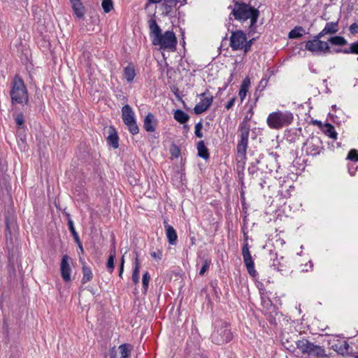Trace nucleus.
<instances>
[{
    "label": "nucleus",
    "instance_id": "f257e3e1",
    "mask_svg": "<svg viewBox=\"0 0 358 358\" xmlns=\"http://www.w3.org/2000/svg\"><path fill=\"white\" fill-rule=\"evenodd\" d=\"M148 24L152 44L159 45L161 50L174 52L177 45L176 34L171 31H166L162 34V30L155 19H150Z\"/></svg>",
    "mask_w": 358,
    "mask_h": 358
},
{
    "label": "nucleus",
    "instance_id": "f03ea898",
    "mask_svg": "<svg viewBox=\"0 0 358 358\" xmlns=\"http://www.w3.org/2000/svg\"><path fill=\"white\" fill-rule=\"evenodd\" d=\"M231 14L235 20L241 22H244L249 20V29L251 31H253V27L257 23L259 17L258 10L245 3L236 2Z\"/></svg>",
    "mask_w": 358,
    "mask_h": 358
},
{
    "label": "nucleus",
    "instance_id": "7ed1b4c3",
    "mask_svg": "<svg viewBox=\"0 0 358 358\" xmlns=\"http://www.w3.org/2000/svg\"><path fill=\"white\" fill-rule=\"evenodd\" d=\"M293 121V115L289 111H276L270 113L266 120L267 124L271 129H279L286 127Z\"/></svg>",
    "mask_w": 358,
    "mask_h": 358
},
{
    "label": "nucleus",
    "instance_id": "20e7f679",
    "mask_svg": "<svg viewBox=\"0 0 358 358\" xmlns=\"http://www.w3.org/2000/svg\"><path fill=\"white\" fill-rule=\"evenodd\" d=\"M10 96L13 103H23L28 101L27 88L24 81L18 76H15L13 79Z\"/></svg>",
    "mask_w": 358,
    "mask_h": 358
},
{
    "label": "nucleus",
    "instance_id": "39448f33",
    "mask_svg": "<svg viewBox=\"0 0 358 358\" xmlns=\"http://www.w3.org/2000/svg\"><path fill=\"white\" fill-rule=\"evenodd\" d=\"M122 118L124 123L127 126L129 131L133 135L139 131L136 124L135 114L129 105H124L122 108Z\"/></svg>",
    "mask_w": 358,
    "mask_h": 358
},
{
    "label": "nucleus",
    "instance_id": "423d86ee",
    "mask_svg": "<svg viewBox=\"0 0 358 358\" xmlns=\"http://www.w3.org/2000/svg\"><path fill=\"white\" fill-rule=\"evenodd\" d=\"M232 338V334L230 328L225 325L221 327L217 332L212 335L213 342L217 345L229 342Z\"/></svg>",
    "mask_w": 358,
    "mask_h": 358
},
{
    "label": "nucleus",
    "instance_id": "0eeeda50",
    "mask_svg": "<svg viewBox=\"0 0 358 358\" xmlns=\"http://www.w3.org/2000/svg\"><path fill=\"white\" fill-rule=\"evenodd\" d=\"M246 35L241 30L233 31L230 37V46L234 50H243Z\"/></svg>",
    "mask_w": 358,
    "mask_h": 358
},
{
    "label": "nucleus",
    "instance_id": "6e6552de",
    "mask_svg": "<svg viewBox=\"0 0 358 358\" xmlns=\"http://www.w3.org/2000/svg\"><path fill=\"white\" fill-rule=\"evenodd\" d=\"M202 99L194 108V112L197 114H201L208 109L213 101V96L208 91L199 95Z\"/></svg>",
    "mask_w": 358,
    "mask_h": 358
},
{
    "label": "nucleus",
    "instance_id": "1a4fd4ad",
    "mask_svg": "<svg viewBox=\"0 0 358 358\" xmlns=\"http://www.w3.org/2000/svg\"><path fill=\"white\" fill-rule=\"evenodd\" d=\"M60 270L63 280L65 282H69L71 280V268L69 264V257L66 255L62 257Z\"/></svg>",
    "mask_w": 358,
    "mask_h": 358
},
{
    "label": "nucleus",
    "instance_id": "9d476101",
    "mask_svg": "<svg viewBox=\"0 0 358 358\" xmlns=\"http://www.w3.org/2000/svg\"><path fill=\"white\" fill-rule=\"evenodd\" d=\"M250 130V127L248 123V121L245 119L243 120V121L239 124V127H238V131L240 133V134H239L240 141H243V142L248 143Z\"/></svg>",
    "mask_w": 358,
    "mask_h": 358
},
{
    "label": "nucleus",
    "instance_id": "9b49d317",
    "mask_svg": "<svg viewBox=\"0 0 358 358\" xmlns=\"http://www.w3.org/2000/svg\"><path fill=\"white\" fill-rule=\"evenodd\" d=\"M315 124H317L320 127L322 131L327 135V136L330 137L333 139H336L337 138V133L335 131L334 127L329 124L326 123L324 124H322L321 122L315 120Z\"/></svg>",
    "mask_w": 358,
    "mask_h": 358
},
{
    "label": "nucleus",
    "instance_id": "f8f14e48",
    "mask_svg": "<svg viewBox=\"0 0 358 358\" xmlns=\"http://www.w3.org/2000/svg\"><path fill=\"white\" fill-rule=\"evenodd\" d=\"M319 38L315 36V53L325 55L330 52V48L327 42L318 40Z\"/></svg>",
    "mask_w": 358,
    "mask_h": 358
},
{
    "label": "nucleus",
    "instance_id": "ddd939ff",
    "mask_svg": "<svg viewBox=\"0 0 358 358\" xmlns=\"http://www.w3.org/2000/svg\"><path fill=\"white\" fill-rule=\"evenodd\" d=\"M349 347L348 342L343 339H337L336 342L332 344L333 349L341 355L348 354Z\"/></svg>",
    "mask_w": 358,
    "mask_h": 358
},
{
    "label": "nucleus",
    "instance_id": "4468645a",
    "mask_svg": "<svg viewBox=\"0 0 358 358\" xmlns=\"http://www.w3.org/2000/svg\"><path fill=\"white\" fill-rule=\"evenodd\" d=\"M156 125L157 120L155 116L152 113H148L144 120V129L148 132H153L155 131Z\"/></svg>",
    "mask_w": 358,
    "mask_h": 358
},
{
    "label": "nucleus",
    "instance_id": "2eb2a0df",
    "mask_svg": "<svg viewBox=\"0 0 358 358\" xmlns=\"http://www.w3.org/2000/svg\"><path fill=\"white\" fill-rule=\"evenodd\" d=\"M80 262H81L83 266H82V271H83V278H82V282L83 284L86 283L87 282L91 280L93 277L92 272L91 271V268L87 266L83 259V258L80 256L79 257Z\"/></svg>",
    "mask_w": 358,
    "mask_h": 358
},
{
    "label": "nucleus",
    "instance_id": "dca6fc26",
    "mask_svg": "<svg viewBox=\"0 0 358 358\" xmlns=\"http://www.w3.org/2000/svg\"><path fill=\"white\" fill-rule=\"evenodd\" d=\"M338 29V22H327L323 30L317 35V38H321L327 34L336 33Z\"/></svg>",
    "mask_w": 358,
    "mask_h": 358
},
{
    "label": "nucleus",
    "instance_id": "f3484780",
    "mask_svg": "<svg viewBox=\"0 0 358 358\" xmlns=\"http://www.w3.org/2000/svg\"><path fill=\"white\" fill-rule=\"evenodd\" d=\"M71 1L73 10L76 16L79 18L83 17L85 15V10L80 0H71Z\"/></svg>",
    "mask_w": 358,
    "mask_h": 358
},
{
    "label": "nucleus",
    "instance_id": "a211bd4d",
    "mask_svg": "<svg viewBox=\"0 0 358 358\" xmlns=\"http://www.w3.org/2000/svg\"><path fill=\"white\" fill-rule=\"evenodd\" d=\"M297 348L303 353L310 355L313 350V344L307 340H301L297 342Z\"/></svg>",
    "mask_w": 358,
    "mask_h": 358
},
{
    "label": "nucleus",
    "instance_id": "6ab92c4d",
    "mask_svg": "<svg viewBox=\"0 0 358 358\" xmlns=\"http://www.w3.org/2000/svg\"><path fill=\"white\" fill-rule=\"evenodd\" d=\"M140 267H141V264H140V262L138 259V255L137 254H136V258H135V262H134V268L133 273L131 275V280L135 285H136L139 282Z\"/></svg>",
    "mask_w": 358,
    "mask_h": 358
},
{
    "label": "nucleus",
    "instance_id": "aec40b11",
    "mask_svg": "<svg viewBox=\"0 0 358 358\" xmlns=\"http://www.w3.org/2000/svg\"><path fill=\"white\" fill-rule=\"evenodd\" d=\"M243 261L250 275L255 277L257 274V271L255 269V264L251 255L243 257Z\"/></svg>",
    "mask_w": 358,
    "mask_h": 358
},
{
    "label": "nucleus",
    "instance_id": "412c9836",
    "mask_svg": "<svg viewBox=\"0 0 358 358\" xmlns=\"http://www.w3.org/2000/svg\"><path fill=\"white\" fill-rule=\"evenodd\" d=\"M108 143L113 148H118V136L113 128L109 129V135L108 136Z\"/></svg>",
    "mask_w": 358,
    "mask_h": 358
},
{
    "label": "nucleus",
    "instance_id": "4be33fe9",
    "mask_svg": "<svg viewBox=\"0 0 358 358\" xmlns=\"http://www.w3.org/2000/svg\"><path fill=\"white\" fill-rule=\"evenodd\" d=\"M173 117L176 121L180 122V124H184L187 122L189 119V115L186 113L179 109L176 110L174 112Z\"/></svg>",
    "mask_w": 358,
    "mask_h": 358
},
{
    "label": "nucleus",
    "instance_id": "5701e85b",
    "mask_svg": "<svg viewBox=\"0 0 358 358\" xmlns=\"http://www.w3.org/2000/svg\"><path fill=\"white\" fill-rule=\"evenodd\" d=\"M250 85V80L248 78H245L243 81V83L241 85V88H240L239 93H238V95L240 96L241 101H243L245 99V98L246 97L247 92L248 91Z\"/></svg>",
    "mask_w": 358,
    "mask_h": 358
},
{
    "label": "nucleus",
    "instance_id": "b1692460",
    "mask_svg": "<svg viewBox=\"0 0 358 358\" xmlns=\"http://www.w3.org/2000/svg\"><path fill=\"white\" fill-rule=\"evenodd\" d=\"M166 235L169 243L171 245H175L177 241L178 236L173 227H166Z\"/></svg>",
    "mask_w": 358,
    "mask_h": 358
},
{
    "label": "nucleus",
    "instance_id": "393cba45",
    "mask_svg": "<svg viewBox=\"0 0 358 358\" xmlns=\"http://www.w3.org/2000/svg\"><path fill=\"white\" fill-rule=\"evenodd\" d=\"M136 76L134 66L129 65L124 69V76L128 83H131Z\"/></svg>",
    "mask_w": 358,
    "mask_h": 358
},
{
    "label": "nucleus",
    "instance_id": "a878e982",
    "mask_svg": "<svg viewBox=\"0 0 358 358\" xmlns=\"http://www.w3.org/2000/svg\"><path fill=\"white\" fill-rule=\"evenodd\" d=\"M198 155L203 159H208L209 154L207 148L203 141H199L197 144Z\"/></svg>",
    "mask_w": 358,
    "mask_h": 358
},
{
    "label": "nucleus",
    "instance_id": "bb28decb",
    "mask_svg": "<svg viewBox=\"0 0 358 358\" xmlns=\"http://www.w3.org/2000/svg\"><path fill=\"white\" fill-rule=\"evenodd\" d=\"M328 41L330 42L332 45L339 46L345 45L348 43L347 40L344 37L341 36H335L330 37L328 39Z\"/></svg>",
    "mask_w": 358,
    "mask_h": 358
},
{
    "label": "nucleus",
    "instance_id": "cd10ccee",
    "mask_svg": "<svg viewBox=\"0 0 358 358\" xmlns=\"http://www.w3.org/2000/svg\"><path fill=\"white\" fill-rule=\"evenodd\" d=\"M248 142L238 141L237 145V153L238 156L241 158L245 157L246 150L248 148Z\"/></svg>",
    "mask_w": 358,
    "mask_h": 358
},
{
    "label": "nucleus",
    "instance_id": "c85d7f7f",
    "mask_svg": "<svg viewBox=\"0 0 358 358\" xmlns=\"http://www.w3.org/2000/svg\"><path fill=\"white\" fill-rule=\"evenodd\" d=\"M121 358H129L131 347L128 344H122L119 346Z\"/></svg>",
    "mask_w": 358,
    "mask_h": 358
},
{
    "label": "nucleus",
    "instance_id": "c756f323",
    "mask_svg": "<svg viewBox=\"0 0 358 358\" xmlns=\"http://www.w3.org/2000/svg\"><path fill=\"white\" fill-rule=\"evenodd\" d=\"M115 258V248H113V249H112L110 250V256H109L108 262H107V268L110 273H112L113 271V269L115 267V266H114Z\"/></svg>",
    "mask_w": 358,
    "mask_h": 358
},
{
    "label": "nucleus",
    "instance_id": "7c9ffc66",
    "mask_svg": "<svg viewBox=\"0 0 358 358\" xmlns=\"http://www.w3.org/2000/svg\"><path fill=\"white\" fill-rule=\"evenodd\" d=\"M336 52H342L345 54H350V53L358 54V41L355 42V43H352L348 49H344L343 50H336Z\"/></svg>",
    "mask_w": 358,
    "mask_h": 358
},
{
    "label": "nucleus",
    "instance_id": "2f4dec72",
    "mask_svg": "<svg viewBox=\"0 0 358 358\" xmlns=\"http://www.w3.org/2000/svg\"><path fill=\"white\" fill-rule=\"evenodd\" d=\"M304 30L301 27H295L289 33L290 38H297L303 35Z\"/></svg>",
    "mask_w": 358,
    "mask_h": 358
},
{
    "label": "nucleus",
    "instance_id": "473e14b6",
    "mask_svg": "<svg viewBox=\"0 0 358 358\" xmlns=\"http://www.w3.org/2000/svg\"><path fill=\"white\" fill-rule=\"evenodd\" d=\"M101 6L105 13L110 12L113 8V4L112 0H103Z\"/></svg>",
    "mask_w": 358,
    "mask_h": 358
},
{
    "label": "nucleus",
    "instance_id": "72a5a7b5",
    "mask_svg": "<svg viewBox=\"0 0 358 358\" xmlns=\"http://www.w3.org/2000/svg\"><path fill=\"white\" fill-rule=\"evenodd\" d=\"M68 225H69V231L72 234V235H73V238L75 239V241L76 242H79L80 238H79L78 234V233L76 232V231L75 229L73 222L71 220H69Z\"/></svg>",
    "mask_w": 358,
    "mask_h": 358
},
{
    "label": "nucleus",
    "instance_id": "f704fd0d",
    "mask_svg": "<svg viewBox=\"0 0 358 358\" xmlns=\"http://www.w3.org/2000/svg\"><path fill=\"white\" fill-rule=\"evenodd\" d=\"M210 264H211V261L210 259L203 260L202 267L199 271V275H203L204 273L208 270Z\"/></svg>",
    "mask_w": 358,
    "mask_h": 358
},
{
    "label": "nucleus",
    "instance_id": "c9c22d12",
    "mask_svg": "<svg viewBox=\"0 0 358 358\" xmlns=\"http://www.w3.org/2000/svg\"><path fill=\"white\" fill-rule=\"evenodd\" d=\"M348 159L358 162V152L356 150H351L347 157Z\"/></svg>",
    "mask_w": 358,
    "mask_h": 358
},
{
    "label": "nucleus",
    "instance_id": "e433bc0d",
    "mask_svg": "<svg viewBox=\"0 0 358 358\" xmlns=\"http://www.w3.org/2000/svg\"><path fill=\"white\" fill-rule=\"evenodd\" d=\"M150 279V277L148 272H145L143 275V278H142V283H143V286L145 290H147V289H148Z\"/></svg>",
    "mask_w": 358,
    "mask_h": 358
},
{
    "label": "nucleus",
    "instance_id": "4c0bfd02",
    "mask_svg": "<svg viewBox=\"0 0 358 358\" xmlns=\"http://www.w3.org/2000/svg\"><path fill=\"white\" fill-rule=\"evenodd\" d=\"M202 129V124L201 122H199L195 126V135L201 138L203 136L202 133L201 131Z\"/></svg>",
    "mask_w": 358,
    "mask_h": 358
},
{
    "label": "nucleus",
    "instance_id": "58836bf2",
    "mask_svg": "<svg viewBox=\"0 0 358 358\" xmlns=\"http://www.w3.org/2000/svg\"><path fill=\"white\" fill-rule=\"evenodd\" d=\"M15 122L19 127L24 124V116L22 113L17 114L15 117Z\"/></svg>",
    "mask_w": 358,
    "mask_h": 358
},
{
    "label": "nucleus",
    "instance_id": "ea45409f",
    "mask_svg": "<svg viewBox=\"0 0 358 358\" xmlns=\"http://www.w3.org/2000/svg\"><path fill=\"white\" fill-rule=\"evenodd\" d=\"M315 355L322 357L325 355L324 350L321 347L315 345Z\"/></svg>",
    "mask_w": 358,
    "mask_h": 358
},
{
    "label": "nucleus",
    "instance_id": "a19ab883",
    "mask_svg": "<svg viewBox=\"0 0 358 358\" xmlns=\"http://www.w3.org/2000/svg\"><path fill=\"white\" fill-rule=\"evenodd\" d=\"M350 31L352 34H356L358 32V24L355 22L350 26Z\"/></svg>",
    "mask_w": 358,
    "mask_h": 358
},
{
    "label": "nucleus",
    "instance_id": "79ce46f5",
    "mask_svg": "<svg viewBox=\"0 0 358 358\" xmlns=\"http://www.w3.org/2000/svg\"><path fill=\"white\" fill-rule=\"evenodd\" d=\"M252 44V39H251L248 41H247V39L245 40V43L244 44V48H243V50H244L245 53H247L250 50Z\"/></svg>",
    "mask_w": 358,
    "mask_h": 358
},
{
    "label": "nucleus",
    "instance_id": "37998d69",
    "mask_svg": "<svg viewBox=\"0 0 358 358\" xmlns=\"http://www.w3.org/2000/svg\"><path fill=\"white\" fill-rule=\"evenodd\" d=\"M243 257L250 255L248 243H245L242 249Z\"/></svg>",
    "mask_w": 358,
    "mask_h": 358
},
{
    "label": "nucleus",
    "instance_id": "c03bdc74",
    "mask_svg": "<svg viewBox=\"0 0 358 358\" xmlns=\"http://www.w3.org/2000/svg\"><path fill=\"white\" fill-rule=\"evenodd\" d=\"M150 255L155 259H161L162 257V252L161 251L152 252Z\"/></svg>",
    "mask_w": 358,
    "mask_h": 358
},
{
    "label": "nucleus",
    "instance_id": "a18cd8bd",
    "mask_svg": "<svg viewBox=\"0 0 358 358\" xmlns=\"http://www.w3.org/2000/svg\"><path fill=\"white\" fill-rule=\"evenodd\" d=\"M306 48L310 52H313V41H308L306 44Z\"/></svg>",
    "mask_w": 358,
    "mask_h": 358
},
{
    "label": "nucleus",
    "instance_id": "49530a36",
    "mask_svg": "<svg viewBox=\"0 0 358 358\" xmlns=\"http://www.w3.org/2000/svg\"><path fill=\"white\" fill-rule=\"evenodd\" d=\"M312 266H313V265H312L311 262H309L308 264H305L302 267L301 271H308L312 268Z\"/></svg>",
    "mask_w": 358,
    "mask_h": 358
},
{
    "label": "nucleus",
    "instance_id": "de8ad7c7",
    "mask_svg": "<svg viewBox=\"0 0 358 358\" xmlns=\"http://www.w3.org/2000/svg\"><path fill=\"white\" fill-rule=\"evenodd\" d=\"M235 100H236V98L235 97H233L232 99H230V101L227 103L226 105V108L227 110L230 109L231 108L233 107V106L234 105V102H235Z\"/></svg>",
    "mask_w": 358,
    "mask_h": 358
},
{
    "label": "nucleus",
    "instance_id": "09e8293b",
    "mask_svg": "<svg viewBox=\"0 0 358 358\" xmlns=\"http://www.w3.org/2000/svg\"><path fill=\"white\" fill-rule=\"evenodd\" d=\"M310 99H308V101L306 103H304L303 104H302V107L303 108H306L307 107L309 110H308V112L310 111V109L312 108L311 106H310Z\"/></svg>",
    "mask_w": 358,
    "mask_h": 358
},
{
    "label": "nucleus",
    "instance_id": "8fccbe9b",
    "mask_svg": "<svg viewBox=\"0 0 358 358\" xmlns=\"http://www.w3.org/2000/svg\"><path fill=\"white\" fill-rule=\"evenodd\" d=\"M76 243L78 244V248H79V251H80L79 253H81L82 255H83L84 250H83V245H82V243L80 242V240L79 241V242H76Z\"/></svg>",
    "mask_w": 358,
    "mask_h": 358
},
{
    "label": "nucleus",
    "instance_id": "3c124183",
    "mask_svg": "<svg viewBox=\"0 0 358 358\" xmlns=\"http://www.w3.org/2000/svg\"><path fill=\"white\" fill-rule=\"evenodd\" d=\"M109 353H110V358H115V348H113L110 350L109 351Z\"/></svg>",
    "mask_w": 358,
    "mask_h": 358
},
{
    "label": "nucleus",
    "instance_id": "603ef678",
    "mask_svg": "<svg viewBox=\"0 0 358 358\" xmlns=\"http://www.w3.org/2000/svg\"><path fill=\"white\" fill-rule=\"evenodd\" d=\"M123 271H124V266H122V265H120L119 276H120V278H122V277Z\"/></svg>",
    "mask_w": 358,
    "mask_h": 358
},
{
    "label": "nucleus",
    "instance_id": "864d4df0",
    "mask_svg": "<svg viewBox=\"0 0 358 358\" xmlns=\"http://www.w3.org/2000/svg\"><path fill=\"white\" fill-rule=\"evenodd\" d=\"M149 1V3H159L160 1H162V0H148Z\"/></svg>",
    "mask_w": 358,
    "mask_h": 358
},
{
    "label": "nucleus",
    "instance_id": "5fc2aeb1",
    "mask_svg": "<svg viewBox=\"0 0 358 358\" xmlns=\"http://www.w3.org/2000/svg\"><path fill=\"white\" fill-rule=\"evenodd\" d=\"M164 225L165 230H166V227H171V225H169V224H168V222H167V220H164Z\"/></svg>",
    "mask_w": 358,
    "mask_h": 358
},
{
    "label": "nucleus",
    "instance_id": "6e6d98bb",
    "mask_svg": "<svg viewBox=\"0 0 358 358\" xmlns=\"http://www.w3.org/2000/svg\"><path fill=\"white\" fill-rule=\"evenodd\" d=\"M124 257L122 256V258H121L120 265L124 266Z\"/></svg>",
    "mask_w": 358,
    "mask_h": 358
},
{
    "label": "nucleus",
    "instance_id": "4d7b16f0",
    "mask_svg": "<svg viewBox=\"0 0 358 358\" xmlns=\"http://www.w3.org/2000/svg\"><path fill=\"white\" fill-rule=\"evenodd\" d=\"M175 150H176V154H175V153H173V155H174L175 156H176V157H177V156H178V154L179 153V150H178V148H176V147L175 148Z\"/></svg>",
    "mask_w": 358,
    "mask_h": 358
},
{
    "label": "nucleus",
    "instance_id": "13d9d810",
    "mask_svg": "<svg viewBox=\"0 0 358 358\" xmlns=\"http://www.w3.org/2000/svg\"><path fill=\"white\" fill-rule=\"evenodd\" d=\"M336 105H333V106H332V108H334V109H335V108H336Z\"/></svg>",
    "mask_w": 358,
    "mask_h": 358
},
{
    "label": "nucleus",
    "instance_id": "bf43d9fd",
    "mask_svg": "<svg viewBox=\"0 0 358 358\" xmlns=\"http://www.w3.org/2000/svg\"><path fill=\"white\" fill-rule=\"evenodd\" d=\"M355 358H358V353L355 356Z\"/></svg>",
    "mask_w": 358,
    "mask_h": 358
},
{
    "label": "nucleus",
    "instance_id": "052dcab7",
    "mask_svg": "<svg viewBox=\"0 0 358 358\" xmlns=\"http://www.w3.org/2000/svg\"><path fill=\"white\" fill-rule=\"evenodd\" d=\"M357 60H358V57H357Z\"/></svg>",
    "mask_w": 358,
    "mask_h": 358
}]
</instances>
